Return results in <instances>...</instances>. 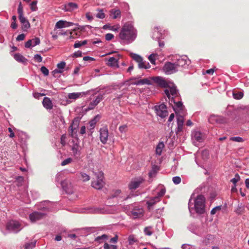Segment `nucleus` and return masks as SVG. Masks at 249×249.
I'll return each mask as SVG.
<instances>
[{
	"mask_svg": "<svg viewBox=\"0 0 249 249\" xmlns=\"http://www.w3.org/2000/svg\"><path fill=\"white\" fill-rule=\"evenodd\" d=\"M240 176L238 174H236L235 175V177L231 179V181L234 184V185H236V183L240 180Z\"/></svg>",
	"mask_w": 249,
	"mask_h": 249,
	"instance_id": "obj_47",
	"label": "nucleus"
},
{
	"mask_svg": "<svg viewBox=\"0 0 249 249\" xmlns=\"http://www.w3.org/2000/svg\"><path fill=\"white\" fill-rule=\"evenodd\" d=\"M221 206H216L215 207H214V208H213L212 210H211V214H215L217 212H219L221 210Z\"/></svg>",
	"mask_w": 249,
	"mask_h": 249,
	"instance_id": "obj_49",
	"label": "nucleus"
},
{
	"mask_svg": "<svg viewBox=\"0 0 249 249\" xmlns=\"http://www.w3.org/2000/svg\"><path fill=\"white\" fill-rule=\"evenodd\" d=\"M170 88V94H171L173 96H177L178 95V90L176 89V87L174 86H172L169 87Z\"/></svg>",
	"mask_w": 249,
	"mask_h": 249,
	"instance_id": "obj_35",
	"label": "nucleus"
},
{
	"mask_svg": "<svg viewBox=\"0 0 249 249\" xmlns=\"http://www.w3.org/2000/svg\"><path fill=\"white\" fill-rule=\"evenodd\" d=\"M78 8V6L76 3L73 2H69L68 3H67L64 5V8L63 9L67 12H72Z\"/></svg>",
	"mask_w": 249,
	"mask_h": 249,
	"instance_id": "obj_13",
	"label": "nucleus"
},
{
	"mask_svg": "<svg viewBox=\"0 0 249 249\" xmlns=\"http://www.w3.org/2000/svg\"><path fill=\"white\" fill-rule=\"evenodd\" d=\"M193 139L197 142H201L204 140L203 135L199 131H196L193 134Z\"/></svg>",
	"mask_w": 249,
	"mask_h": 249,
	"instance_id": "obj_20",
	"label": "nucleus"
},
{
	"mask_svg": "<svg viewBox=\"0 0 249 249\" xmlns=\"http://www.w3.org/2000/svg\"><path fill=\"white\" fill-rule=\"evenodd\" d=\"M87 43V40H83L82 41H77L74 43V44L73 45V47L75 48H79V47H80L81 46H82L83 45H86Z\"/></svg>",
	"mask_w": 249,
	"mask_h": 249,
	"instance_id": "obj_32",
	"label": "nucleus"
},
{
	"mask_svg": "<svg viewBox=\"0 0 249 249\" xmlns=\"http://www.w3.org/2000/svg\"><path fill=\"white\" fill-rule=\"evenodd\" d=\"M109 13L110 16H113L112 18L113 19L121 18V11L119 9H111L110 10Z\"/></svg>",
	"mask_w": 249,
	"mask_h": 249,
	"instance_id": "obj_22",
	"label": "nucleus"
},
{
	"mask_svg": "<svg viewBox=\"0 0 249 249\" xmlns=\"http://www.w3.org/2000/svg\"><path fill=\"white\" fill-rule=\"evenodd\" d=\"M108 236L107 234H103L101 236H97L95 239V241L99 243L103 242V240H106L108 239Z\"/></svg>",
	"mask_w": 249,
	"mask_h": 249,
	"instance_id": "obj_29",
	"label": "nucleus"
},
{
	"mask_svg": "<svg viewBox=\"0 0 249 249\" xmlns=\"http://www.w3.org/2000/svg\"><path fill=\"white\" fill-rule=\"evenodd\" d=\"M127 126L125 125L120 126L119 128L120 131L122 133L125 132L126 130Z\"/></svg>",
	"mask_w": 249,
	"mask_h": 249,
	"instance_id": "obj_63",
	"label": "nucleus"
},
{
	"mask_svg": "<svg viewBox=\"0 0 249 249\" xmlns=\"http://www.w3.org/2000/svg\"><path fill=\"white\" fill-rule=\"evenodd\" d=\"M131 213L134 218H139L143 215V210L142 209H134L132 211Z\"/></svg>",
	"mask_w": 249,
	"mask_h": 249,
	"instance_id": "obj_19",
	"label": "nucleus"
},
{
	"mask_svg": "<svg viewBox=\"0 0 249 249\" xmlns=\"http://www.w3.org/2000/svg\"><path fill=\"white\" fill-rule=\"evenodd\" d=\"M78 120H74L73 121L72 124L69 127V131H70V135L72 137H74L75 136V132L74 131L77 129L78 125Z\"/></svg>",
	"mask_w": 249,
	"mask_h": 249,
	"instance_id": "obj_15",
	"label": "nucleus"
},
{
	"mask_svg": "<svg viewBox=\"0 0 249 249\" xmlns=\"http://www.w3.org/2000/svg\"><path fill=\"white\" fill-rule=\"evenodd\" d=\"M25 35L24 34H20V35H18L17 37L16 40L17 41L23 40L25 39Z\"/></svg>",
	"mask_w": 249,
	"mask_h": 249,
	"instance_id": "obj_58",
	"label": "nucleus"
},
{
	"mask_svg": "<svg viewBox=\"0 0 249 249\" xmlns=\"http://www.w3.org/2000/svg\"><path fill=\"white\" fill-rule=\"evenodd\" d=\"M166 190L165 189L162 188L160 190V192L158 193L157 196L156 197H158L159 199H160V198L162 197L165 194Z\"/></svg>",
	"mask_w": 249,
	"mask_h": 249,
	"instance_id": "obj_41",
	"label": "nucleus"
},
{
	"mask_svg": "<svg viewBox=\"0 0 249 249\" xmlns=\"http://www.w3.org/2000/svg\"><path fill=\"white\" fill-rule=\"evenodd\" d=\"M72 161V159L71 158H69L66 160H63L61 163V165L62 166H65V165H66L70 163H71Z\"/></svg>",
	"mask_w": 249,
	"mask_h": 249,
	"instance_id": "obj_48",
	"label": "nucleus"
},
{
	"mask_svg": "<svg viewBox=\"0 0 249 249\" xmlns=\"http://www.w3.org/2000/svg\"><path fill=\"white\" fill-rule=\"evenodd\" d=\"M103 99V95L100 94H99L96 99L91 102L89 104V109L93 108L96 105H97Z\"/></svg>",
	"mask_w": 249,
	"mask_h": 249,
	"instance_id": "obj_18",
	"label": "nucleus"
},
{
	"mask_svg": "<svg viewBox=\"0 0 249 249\" xmlns=\"http://www.w3.org/2000/svg\"><path fill=\"white\" fill-rule=\"evenodd\" d=\"M42 104L43 107L47 109H52L53 107V105L52 101L50 98L47 97L44 98L42 101Z\"/></svg>",
	"mask_w": 249,
	"mask_h": 249,
	"instance_id": "obj_16",
	"label": "nucleus"
},
{
	"mask_svg": "<svg viewBox=\"0 0 249 249\" xmlns=\"http://www.w3.org/2000/svg\"><path fill=\"white\" fill-rule=\"evenodd\" d=\"M134 85H144L147 84L149 85L150 84V81L147 78H144L143 79H141L136 81L132 83Z\"/></svg>",
	"mask_w": 249,
	"mask_h": 249,
	"instance_id": "obj_28",
	"label": "nucleus"
},
{
	"mask_svg": "<svg viewBox=\"0 0 249 249\" xmlns=\"http://www.w3.org/2000/svg\"><path fill=\"white\" fill-rule=\"evenodd\" d=\"M65 23L64 20H60L56 23L55 25V28L60 29L65 28Z\"/></svg>",
	"mask_w": 249,
	"mask_h": 249,
	"instance_id": "obj_33",
	"label": "nucleus"
},
{
	"mask_svg": "<svg viewBox=\"0 0 249 249\" xmlns=\"http://www.w3.org/2000/svg\"><path fill=\"white\" fill-rule=\"evenodd\" d=\"M100 119V116L99 115H97L89 122V124L90 129H93L95 127L96 124Z\"/></svg>",
	"mask_w": 249,
	"mask_h": 249,
	"instance_id": "obj_24",
	"label": "nucleus"
},
{
	"mask_svg": "<svg viewBox=\"0 0 249 249\" xmlns=\"http://www.w3.org/2000/svg\"><path fill=\"white\" fill-rule=\"evenodd\" d=\"M37 1H33L31 3V9L33 11H36L37 10V7L36 6Z\"/></svg>",
	"mask_w": 249,
	"mask_h": 249,
	"instance_id": "obj_46",
	"label": "nucleus"
},
{
	"mask_svg": "<svg viewBox=\"0 0 249 249\" xmlns=\"http://www.w3.org/2000/svg\"><path fill=\"white\" fill-rule=\"evenodd\" d=\"M244 94L242 92H239L238 93H233V98L235 99H241L243 98Z\"/></svg>",
	"mask_w": 249,
	"mask_h": 249,
	"instance_id": "obj_39",
	"label": "nucleus"
},
{
	"mask_svg": "<svg viewBox=\"0 0 249 249\" xmlns=\"http://www.w3.org/2000/svg\"><path fill=\"white\" fill-rule=\"evenodd\" d=\"M35 242L28 243L25 245V249H32L35 247Z\"/></svg>",
	"mask_w": 249,
	"mask_h": 249,
	"instance_id": "obj_44",
	"label": "nucleus"
},
{
	"mask_svg": "<svg viewBox=\"0 0 249 249\" xmlns=\"http://www.w3.org/2000/svg\"><path fill=\"white\" fill-rule=\"evenodd\" d=\"M35 60H36L38 62H41L42 60L41 56L39 54H36L34 56Z\"/></svg>",
	"mask_w": 249,
	"mask_h": 249,
	"instance_id": "obj_59",
	"label": "nucleus"
},
{
	"mask_svg": "<svg viewBox=\"0 0 249 249\" xmlns=\"http://www.w3.org/2000/svg\"><path fill=\"white\" fill-rule=\"evenodd\" d=\"M128 241H129V244L130 245H132L134 243L137 242V239L135 238L134 235H129V236L128 237Z\"/></svg>",
	"mask_w": 249,
	"mask_h": 249,
	"instance_id": "obj_42",
	"label": "nucleus"
},
{
	"mask_svg": "<svg viewBox=\"0 0 249 249\" xmlns=\"http://www.w3.org/2000/svg\"><path fill=\"white\" fill-rule=\"evenodd\" d=\"M18 13L19 15V16H23V7L21 5V3L20 2L18 8Z\"/></svg>",
	"mask_w": 249,
	"mask_h": 249,
	"instance_id": "obj_45",
	"label": "nucleus"
},
{
	"mask_svg": "<svg viewBox=\"0 0 249 249\" xmlns=\"http://www.w3.org/2000/svg\"><path fill=\"white\" fill-rule=\"evenodd\" d=\"M177 61L175 63L178 69L179 67H183L186 65H188V63L190 62L186 56H178V58H177Z\"/></svg>",
	"mask_w": 249,
	"mask_h": 249,
	"instance_id": "obj_11",
	"label": "nucleus"
},
{
	"mask_svg": "<svg viewBox=\"0 0 249 249\" xmlns=\"http://www.w3.org/2000/svg\"><path fill=\"white\" fill-rule=\"evenodd\" d=\"M6 229L10 231L17 233L21 229L20 223L15 220L9 221L6 225Z\"/></svg>",
	"mask_w": 249,
	"mask_h": 249,
	"instance_id": "obj_4",
	"label": "nucleus"
},
{
	"mask_svg": "<svg viewBox=\"0 0 249 249\" xmlns=\"http://www.w3.org/2000/svg\"><path fill=\"white\" fill-rule=\"evenodd\" d=\"M33 40V46H35L39 44L40 43V39L38 37H36L35 38L32 39Z\"/></svg>",
	"mask_w": 249,
	"mask_h": 249,
	"instance_id": "obj_53",
	"label": "nucleus"
},
{
	"mask_svg": "<svg viewBox=\"0 0 249 249\" xmlns=\"http://www.w3.org/2000/svg\"><path fill=\"white\" fill-rule=\"evenodd\" d=\"M108 137V131L107 127H103L100 129V140L103 144L107 143Z\"/></svg>",
	"mask_w": 249,
	"mask_h": 249,
	"instance_id": "obj_8",
	"label": "nucleus"
},
{
	"mask_svg": "<svg viewBox=\"0 0 249 249\" xmlns=\"http://www.w3.org/2000/svg\"><path fill=\"white\" fill-rule=\"evenodd\" d=\"M174 103L178 108L181 109V108L182 107V103H181V102L178 101L177 102H175V101H174Z\"/></svg>",
	"mask_w": 249,
	"mask_h": 249,
	"instance_id": "obj_64",
	"label": "nucleus"
},
{
	"mask_svg": "<svg viewBox=\"0 0 249 249\" xmlns=\"http://www.w3.org/2000/svg\"><path fill=\"white\" fill-rule=\"evenodd\" d=\"M164 147V144L163 142H159L156 147V154L159 155H160L161 154L162 149Z\"/></svg>",
	"mask_w": 249,
	"mask_h": 249,
	"instance_id": "obj_25",
	"label": "nucleus"
},
{
	"mask_svg": "<svg viewBox=\"0 0 249 249\" xmlns=\"http://www.w3.org/2000/svg\"><path fill=\"white\" fill-rule=\"evenodd\" d=\"M230 141L236 142H243L244 140L242 138L240 137H233L230 138Z\"/></svg>",
	"mask_w": 249,
	"mask_h": 249,
	"instance_id": "obj_43",
	"label": "nucleus"
},
{
	"mask_svg": "<svg viewBox=\"0 0 249 249\" xmlns=\"http://www.w3.org/2000/svg\"><path fill=\"white\" fill-rule=\"evenodd\" d=\"M160 201V199L158 198V197H153L151 198L148 201L146 202L148 208L150 209V208L155 204L157 202H158Z\"/></svg>",
	"mask_w": 249,
	"mask_h": 249,
	"instance_id": "obj_23",
	"label": "nucleus"
},
{
	"mask_svg": "<svg viewBox=\"0 0 249 249\" xmlns=\"http://www.w3.org/2000/svg\"><path fill=\"white\" fill-rule=\"evenodd\" d=\"M66 135L65 134L62 135V136L61 137V142H60L63 146L65 145L66 143Z\"/></svg>",
	"mask_w": 249,
	"mask_h": 249,
	"instance_id": "obj_57",
	"label": "nucleus"
},
{
	"mask_svg": "<svg viewBox=\"0 0 249 249\" xmlns=\"http://www.w3.org/2000/svg\"><path fill=\"white\" fill-rule=\"evenodd\" d=\"M84 93L81 92H73V93H69L68 95V97L70 99H72V100H76L80 97L82 96L83 95H84Z\"/></svg>",
	"mask_w": 249,
	"mask_h": 249,
	"instance_id": "obj_21",
	"label": "nucleus"
},
{
	"mask_svg": "<svg viewBox=\"0 0 249 249\" xmlns=\"http://www.w3.org/2000/svg\"><path fill=\"white\" fill-rule=\"evenodd\" d=\"M41 72L45 76L49 74V70L44 66H42L40 68Z\"/></svg>",
	"mask_w": 249,
	"mask_h": 249,
	"instance_id": "obj_51",
	"label": "nucleus"
},
{
	"mask_svg": "<svg viewBox=\"0 0 249 249\" xmlns=\"http://www.w3.org/2000/svg\"><path fill=\"white\" fill-rule=\"evenodd\" d=\"M152 79L156 84L161 88L169 87V83L164 78L157 76L153 77Z\"/></svg>",
	"mask_w": 249,
	"mask_h": 249,
	"instance_id": "obj_9",
	"label": "nucleus"
},
{
	"mask_svg": "<svg viewBox=\"0 0 249 249\" xmlns=\"http://www.w3.org/2000/svg\"><path fill=\"white\" fill-rule=\"evenodd\" d=\"M173 181L175 184H178L181 182V178L179 177H174L173 178Z\"/></svg>",
	"mask_w": 249,
	"mask_h": 249,
	"instance_id": "obj_50",
	"label": "nucleus"
},
{
	"mask_svg": "<svg viewBox=\"0 0 249 249\" xmlns=\"http://www.w3.org/2000/svg\"><path fill=\"white\" fill-rule=\"evenodd\" d=\"M114 37L113 34L110 33L107 34L105 36V38L107 40H110Z\"/></svg>",
	"mask_w": 249,
	"mask_h": 249,
	"instance_id": "obj_56",
	"label": "nucleus"
},
{
	"mask_svg": "<svg viewBox=\"0 0 249 249\" xmlns=\"http://www.w3.org/2000/svg\"><path fill=\"white\" fill-rule=\"evenodd\" d=\"M131 56L133 59L138 63L139 68L147 69L150 68L149 63L143 61V58L140 55L134 53Z\"/></svg>",
	"mask_w": 249,
	"mask_h": 249,
	"instance_id": "obj_5",
	"label": "nucleus"
},
{
	"mask_svg": "<svg viewBox=\"0 0 249 249\" xmlns=\"http://www.w3.org/2000/svg\"><path fill=\"white\" fill-rule=\"evenodd\" d=\"M157 54H151L148 57V59L150 62L154 65H155L156 57H157Z\"/></svg>",
	"mask_w": 249,
	"mask_h": 249,
	"instance_id": "obj_37",
	"label": "nucleus"
},
{
	"mask_svg": "<svg viewBox=\"0 0 249 249\" xmlns=\"http://www.w3.org/2000/svg\"><path fill=\"white\" fill-rule=\"evenodd\" d=\"M177 124L178 127L176 131V133L178 134L179 132H181L182 130L183 125L184 124V119L183 116L180 115L178 116Z\"/></svg>",
	"mask_w": 249,
	"mask_h": 249,
	"instance_id": "obj_17",
	"label": "nucleus"
},
{
	"mask_svg": "<svg viewBox=\"0 0 249 249\" xmlns=\"http://www.w3.org/2000/svg\"><path fill=\"white\" fill-rule=\"evenodd\" d=\"M235 212L237 214H241L244 213V209L242 207L238 206Z\"/></svg>",
	"mask_w": 249,
	"mask_h": 249,
	"instance_id": "obj_55",
	"label": "nucleus"
},
{
	"mask_svg": "<svg viewBox=\"0 0 249 249\" xmlns=\"http://www.w3.org/2000/svg\"><path fill=\"white\" fill-rule=\"evenodd\" d=\"M66 66V63L64 62H61L57 65V67L59 69H64Z\"/></svg>",
	"mask_w": 249,
	"mask_h": 249,
	"instance_id": "obj_61",
	"label": "nucleus"
},
{
	"mask_svg": "<svg viewBox=\"0 0 249 249\" xmlns=\"http://www.w3.org/2000/svg\"><path fill=\"white\" fill-rule=\"evenodd\" d=\"M119 36L125 43L129 44L135 39L136 30L131 25L125 24L122 27Z\"/></svg>",
	"mask_w": 249,
	"mask_h": 249,
	"instance_id": "obj_1",
	"label": "nucleus"
},
{
	"mask_svg": "<svg viewBox=\"0 0 249 249\" xmlns=\"http://www.w3.org/2000/svg\"><path fill=\"white\" fill-rule=\"evenodd\" d=\"M107 64L108 66H115L116 65H118L117 64V60L113 57H110L107 60Z\"/></svg>",
	"mask_w": 249,
	"mask_h": 249,
	"instance_id": "obj_27",
	"label": "nucleus"
},
{
	"mask_svg": "<svg viewBox=\"0 0 249 249\" xmlns=\"http://www.w3.org/2000/svg\"><path fill=\"white\" fill-rule=\"evenodd\" d=\"M32 42H33V40L30 39V40H28L25 43V47L27 48H30L31 46H33Z\"/></svg>",
	"mask_w": 249,
	"mask_h": 249,
	"instance_id": "obj_60",
	"label": "nucleus"
},
{
	"mask_svg": "<svg viewBox=\"0 0 249 249\" xmlns=\"http://www.w3.org/2000/svg\"><path fill=\"white\" fill-rule=\"evenodd\" d=\"M104 249H117V246L113 245H109L105 243L104 245Z\"/></svg>",
	"mask_w": 249,
	"mask_h": 249,
	"instance_id": "obj_40",
	"label": "nucleus"
},
{
	"mask_svg": "<svg viewBox=\"0 0 249 249\" xmlns=\"http://www.w3.org/2000/svg\"><path fill=\"white\" fill-rule=\"evenodd\" d=\"M164 71L167 74H171L177 71L178 69L175 63H166L163 67Z\"/></svg>",
	"mask_w": 249,
	"mask_h": 249,
	"instance_id": "obj_6",
	"label": "nucleus"
},
{
	"mask_svg": "<svg viewBox=\"0 0 249 249\" xmlns=\"http://www.w3.org/2000/svg\"><path fill=\"white\" fill-rule=\"evenodd\" d=\"M20 22L22 24V29L23 31H26L30 27V24L28 20L23 16H18Z\"/></svg>",
	"mask_w": 249,
	"mask_h": 249,
	"instance_id": "obj_14",
	"label": "nucleus"
},
{
	"mask_svg": "<svg viewBox=\"0 0 249 249\" xmlns=\"http://www.w3.org/2000/svg\"><path fill=\"white\" fill-rule=\"evenodd\" d=\"M14 57L16 60L19 62L24 63L27 60V59L19 53L15 54Z\"/></svg>",
	"mask_w": 249,
	"mask_h": 249,
	"instance_id": "obj_26",
	"label": "nucleus"
},
{
	"mask_svg": "<svg viewBox=\"0 0 249 249\" xmlns=\"http://www.w3.org/2000/svg\"><path fill=\"white\" fill-rule=\"evenodd\" d=\"M121 190H117L114 191V192L111 195L110 198H114L115 197H117L121 194Z\"/></svg>",
	"mask_w": 249,
	"mask_h": 249,
	"instance_id": "obj_54",
	"label": "nucleus"
},
{
	"mask_svg": "<svg viewBox=\"0 0 249 249\" xmlns=\"http://www.w3.org/2000/svg\"><path fill=\"white\" fill-rule=\"evenodd\" d=\"M98 13L96 15L97 18L103 19L105 18V14L102 9L98 10Z\"/></svg>",
	"mask_w": 249,
	"mask_h": 249,
	"instance_id": "obj_38",
	"label": "nucleus"
},
{
	"mask_svg": "<svg viewBox=\"0 0 249 249\" xmlns=\"http://www.w3.org/2000/svg\"><path fill=\"white\" fill-rule=\"evenodd\" d=\"M205 198L202 195H199L195 200V209L196 213L203 214L205 213Z\"/></svg>",
	"mask_w": 249,
	"mask_h": 249,
	"instance_id": "obj_2",
	"label": "nucleus"
},
{
	"mask_svg": "<svg viewBox=\"0 0 249 249\" xmlns=\"http://www.w3.org/2000/svg\"><path fill=\"white\" fill-rule=\"evenodd\" d=\"M45 214L39 212H34L29 215V218L32 222H35L36 221L42 219Z\"/></svg>",
	"mask_w": 249,
	"mask_h": 249,
	"instance_id": "obj_10",
	"label": "nucleus"
},
{
	"mask_svg": "<svg viewBox=\"0 0 249 249\" xmlns=\"http://www.w3.org/2000/svg\"><path fill=\"white\" fill-rule=\"evenodd\" d=\"M95 176L96 179L92 181L91 186L96 189H101L105 185L104 173L101 171L98 172Z\"/></svg>",
	"mask_w": 249,
	"mask_h": 249,
	"instance_id": "obj_3",
	"label": "nucleus"
},
{
	"mask_svg": "<svg viewBox=\"0 0 249 249\" xmlns=\"http://www.w3.org/2000/svg\"><path fill=\"white\" fill-rule=\"evenodd\" d=\"M70 38H75L77 36H80L81 33L80 32H79L78 33L76 32V30L74 29L73 31H71L70 32Z\"/></svg>",
	"mask_w": 249,
	"mask_h": 249,
	"instance_id": "obj_36",
	"label": "nucleus"
},
{
	"mask_svg": "<svg viewBox=\"0 0 249 249\" xmlns=\"http://www.w3.org/2000/svg\"><path fill=\"white\" fill-rule=\"evenodd\" d=\"M154 108L157 115L161 118H164L168 115L167 107L164 104H160L159 106H155Z\"/></svg>",
	"mask_w": 249,
	"mask_h": 249,
	"instance_id": "obj_7",
	"label": "nucleus"
},
{
	"mask_svg": "<svg viewBox=\"0 0 249 249\" xmlns=\"http://www.w3.org/2000/svg\"><path fill=\"white\" fill-rule=\"evenodd\" d=\"M80 174L81 178L83 180V181H87L90 179L89 176L87 174L83 172H81Z\"/></svg>",
	"mask_w": 249,
	"mask_h": 249,
	"instance_id": "obj_34",
	"label": "nucleus"
},
{
	"mask_svg": "<svg viewBox=\"0 0 249 249\" xmlns=\"http://www.w3.org/2000/svg\"><path fill=\"white\" fill-rule=\"evenodd\" d=\"M62 71H61V70H59L58 69H55L54 70H53L52 73V74L53 75V76L54 77H56V74H58V73H62Z\"/></svg>",
	"mask_w": 249,
	"mask_h": 249,
	"instance_id": "obj_62",
	"label": "nucleus"
},
{
	"mask_svg": "<svg viewBox=\"0 0 249 249\" xmlns=\"http://www.w3.org/2000/svg\"><path fill=\"white\" fill-rule=\"evenodd\" d=\"M151 227H145L144 229V232L147 235L150 236L152 234V232L150 231Z\"/></svg>",
	"mask_w": 249,
	"mask_h": 249,
	"instance_id": "obj_52",
	"label": "nucleus"
},
{
	"mask_svg": "<svg viewBox=\"0 0 249 249\" xmlns=\"http://www.w3.org/2000/svg\"><path fill=\"white\" fill-rule=\"evenodd\" d=\"M103 28L104 29H108L109 30L113 31H117L118 29L119 28V25L117 26H110L109 24H106L105 25Z\"/></svg>",
	"mask_w": 249,
	"mask_h": 249,
	"instance_id": "obj_31",
	"label": "nucleus"
},
{
	"mask_svg": "<svg viewBox=\"0 0 249 249\" xmlns=\"http://www.w3.org/2000/svg\"><path fill=\"white\" fill-rule=\"evenodd\" d=\"M71 150L74 156H79L80 153L79 150V146L77 144H74L71 148Z\"/></svg>",
	"mask_w": 249,
	"mask_h": 249,
	"instance_id": "obj_30",
	"label": "nucleus"
},
{
	"mask_svg": "<svg viewBox=\"0 0 249 249\" xmlns=\"http://www.w3.org/2000/svg\"><path fill=\"white\" fill-rule=\"evenodd\" d=\"M143 180L142 178H137L132 180L129 184V188L130 190H135L138 188L142 183Z\"/></svg>",
	"mask_w": 249,
	"mask_h": 249,
	"instance_id": "obj_12",
	"label": "nucleus"
}]
</instances>
